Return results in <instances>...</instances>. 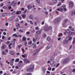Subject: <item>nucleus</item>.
<instances>
[{
    "instance_id": "a211bd4d",
    "label": "nucleus",
    "mask_w": 75,
    "mask_h": 75,
    "mask_svg": "<svg viewBox=\"0 0 75 75\" xmlns=\"http://www.w3.org/2000/svg\"><path fill=\"white\" fill-rule=\"evenodd\" d=\"M44 30L45 31H48V30H49V28H48V27H46V28H45Z\"/></svg>"
},
{
    "instance_id": "9d476101",
    "label": "nucleus",
    "mask_w": 75,
    "mask_h": 75,
    "mask_svg": "<svg viewBox=\"0 0 75 75\" xmlns=\"http://www.w3.org/2000/svg\"><path fill=\"white\" fill-rule=\"evenodd\" d=\"M6 45H3L1 47V50H4L6 48Z\"/></svg>"
},
{
    "instance_id": "5701e85b",
    "label": "nucleus",
    "mask_w": 75,
    "mask_h": 75,
    "mask_svg": "<svg viewBox=\"0 0 75 75\" xmlns=\"http://www.w3.org/2000/svg\"><path fill=\"white\" fill-rule=\"evenodd\" d=\"M13 37H18V35H17V34H15L12 35Z\"/></svg>"
},
{
    "instance_id": "6e6d98bb",
    "label": "nucleus",
    "mask_w": 75,
    "mask_h": 75,
    "mask_svg": "<svg viewBox=\"0 0 75 75\" xmlns=\"http://www.w3.org/2000/svg\"><path fill=\"white\" fill-rule=\"evenodd\" d=\"M10 64L11 65H13V62H11L10 63Z\"/></svg>"
},
{
    "instance_id": "13d9d810",
    "label": "nucleus",
    "mask_w": 75,
    "mask_h": 75,
    "mask_svg": "<svg viewBox=\"0 0 75 75\" xmlns=\"http://www.w3.org/2000/svg\"><path fill=\"white\" fill-rule=\"evenodd\" d=\"M48 69L49 71H51V67H48Z\"/></svg>"
},
{
    "instance_id": "a18cd8bd",
    "label": "nucleus",
    "mask_w": 75,
    "mask_h": 75,
    "mask_svg": "<svg viewBox=\"0 0 75 75\" xmlns=\"http://www.w3.org/2000/svg\"><path fill=\"white\" fill-rule=\"evenodd\" d=\"M3 8H4V9H7V8L6 6H4L3 7Z\"/></svg>"
},
{
    "instance_id": "423d86ee",
    "label": "nucleus",
    "mask_w": 75,
    "mask_h": 75,
    "mask_svg": "<svg viewBox=\"0 0 75 75\" xmlns=\"http://www.w3.org/2000/svg\"><path fill=\"white\" fill-rule=\"evenodd\" d=\"M68 61H69V59L68 58H66L64 59L63 61V63H65L66 64V63H67L68 62Z\"/></svg>"
},
{
    "instance_id": "e433bc0d",
    "label": "nucleus",
    "mask_w": 75,
    "mask_h": 75,
    "mask_svg": "<svg viewBox=\"0 0 75 75\" xmlns=\"http://www.w3.org/2000/svg\"><path fill=\"white\" fill-rule=\"evenodd\" d=\"M19 60L20 59H17L15 62H18L19 61Z\"/></svg>"
},
{
    "instance_id": "dca6fc26",
    "label": "nucleus",
    "mask_w": 75,
    "mask_h": 75,
    "mask_svg": "<svg viewBox=\"0 0 75 75\" xmlns=\"http://www.w3.org/2000/svg\"><path fill=\"white\" fill-rule=\"evenodd\" d=\"M21 13V11H17L16 13V14H20Z\"/></svg>"
},
{
    "instance_id": "c9c22d12",
    "label": "nucleus",
    "mask_w": 75,
    "mask_h": 75,
    "mask_svg": "<svg viewBox=\"0 0 75 75\" xmlns=\"http://www.w3.org/2000/svg\"><path fill=\"white\" fill-rule=\"evenodd\" d=\"M67 41H66V40H64V41H63V44H67Z\"/></svg>"
},
{
    "instance_id": "a19ab883",
    "label": "nucleus",
    "mask_w": 75,
    "mask_h": 75,
    "mask_svg": "<svg viewBox=\"0 0 75 75\" xmlns=\"http://www.w3.org/2000/svg\"><path fill=\"white\" fill-rule=\"evenodd\" d=\"M19 32H20V33H23V30L22 29H20L19 30Z\"/></svg>"
},
{
    "instance_id": "f704fd0d",
    "label": "nucleus",
    "mask_w": 75,
    "mask_h": 75,
    "mask_svg": "<svg viewBox=\"0 0 75 75\" xmlns=\"http://www.w3.org/2000/svg\"><path fill=\"white\" fill-rule=\"evenodd\" d=\"M74 15H75V11H73L72 12V15L74 16Z\"/></svg>"
},
{
    "instance_id": "49530a36",
    "label": "nucleus",
    "mask_w": 75,
    "mask_h": 75,
    "mask_svg": "<svg viewBox=\"0 0 75 75\" xmlns=\"http://www.w3.org/2000/svg\"><path fill=\"white\" fill-rule=\"evenodd\" d=\"M49 5H52V3L51 2H49Z\"/></svg>"
},
{
    "instance_id": "f03ea898",
    "label": "nucleus",
    "mask_w": 75,
    "mask_h": 75,
    "mask_svg": "<svg viewBox=\"0 0 75 75\" xmlns=\"http://www.w3.org/2000/svg\"><path fill=\"white\" fill-rule=\"evenodd\" d=\"M50 65H52L54 64V57H52L50 59Z\"/></svg>"
},
{
    "instance_id": "6ab92c4d",
    "label": "nucleus",
    "mask_w": 75,
    "mask_h": 75,
    "mask_svg": "<svg viewBox=\"0 0 75 75\" xmlns=\"http://www.w3.org/2000/svg\"><path fill=\"white\" fill-rule=\"evenodd\" d=\"M57 11H59L60 12H62L63 9L61 8L60 9L59 8L57 9Z\"/></svg>"
},
{
    "instance_id": "bb28decb",
    "label": "nucleus",
    "mask_w": 75,
    "mask_h": 75,
    "mask_svg": "<svg viewBox=\"0 0 75 75\" xmlns=\"http://www.w3.org/2000/svg\"><path fill=\"white\" fill-rule=\"evenodd\" d=\"M70 31H71V30H70L69 29H67L66 30V32L68 34H69Z\"/></svg>"
},
{
    "instance_id": "0e129e2a",
    "label": "nucleus",
    "mask_w": 75,
    "mask_h": 75,
    "mask_svg": "<svg viewBox=\"0 0 75 75\" xmlns=\"http://www.w3.org/2000/svg\"><path fill=\"white\" fill-rule=\"evenodd\" d=\"M30 33L29 31L27 32L26 33V34H29Z\"/></svg>"
},
{
    "instance_id": "ddd939ff",
    "label": "nucleus",
    "mask_w": 75,
    "mask_h": 75,
    "mask_svg": "<svg viewBox=\"0 0 75 75\" xmlns=\"http://www.w3.org/2000/svg\"><path fill=\"white\" fill-rule=\"evenodd\" d=\"M14 18H15L14 16H12L9 18L8 20H14Z\"/></svg>"
},
{
    "instance_id": "09e8293b",
    "label": "nucleus",
    "mask_w": 75,
    "mask_h": 75,
    "mask_svg": "<svg viewBox=\"0 0 75 75\" xmlns=\"http://www.w3.org/2000/svg\"><path fill=\"white\" fill-rule=\"evenodd\" d=\"M3 17H5L6 16V13H3L2 15Z\"/></svg>"
},
{
    "instance_id": "b1692460",
    "label": "nucleus",
    "mask_w": 75,
    "mask_h": 75,
    "mask_svg": "<svg viewBox=\"0 0 75 75\" xmlns=\"http://www.w3.org/2000/svg\"><path fill=\"white\" fill-rule=\"evenodd\" d=\"M2 55H6V54H7V53L4 52V51H3L2 52Z\"/></svg>"
},
{
    "instance_id": "1a4fd4ad",
    "label": "nucleus",
    "mask_w": 75,
    "mask_h": 75,
    "mask_svg": "<svg viewBox=\"0 0 75 75\" xmlns=\"http://www.w3.org/2000/svg\"><path fill=\"white\" fill-rule=\"evenodd\" d=\"M16 26L17 27L16 29H17V30H18V28H20V24L18 23H16Z\"/></svg>"
},
{
    "instance_id": "c85d7f7f",
    "label": "nucleus",
    "mask_w": 75,
    "mask_h": 75,
    "mask_svg": "<svg viewBox=\"0 0 75 75\" xmlns=\"http://www.w3.org/2000/svg\"><path fill=\"white\" fill-rule=\"evenodd\" d=\"M52 1L54 3H57V0H52Z\"/></svg>"
},
{
    "instance_id": "cd10ccee",
    "label": "nucleus",
    "mask_w": 75,
    "mask_h": 75,
    "mask_svg": "<svg viewBox=\"0 0 75 75\" xmlns=\"http://www.w3.org/2000/svg\"><path fill=\"white\" fill-rule=\"evenodd\" d=\"M38 51H39V50L38 49H36L34 51V52H35V53L36 54H37Z\"/></svg>"
},
{
    "instance_id": "7ed1b4c3",
    "label": "nucleus",
    "mask_w": 75,
    "mask_h": 75,
    "mask_svg": "<svg viewBox=\"0 0 75 75\" xmlns=\"http://www.w3.org/2000/svg\"><path fill=\"white\" fill-rule=\"evenodd\" d=\"M72 37H67L66 38V41H67V42H68V41L71 40H72Z\"/></svg>"
},
{
    "instance_id": "de8ad7c7",
    "label": "nucleus",
    "mask_w": 75,
    "mask_h": 75,
    "mask_svg": "<svg viewBox=\"0 0 75 75\" xmlns=\"http://www.w3.org/2000/svg\"><path fill=\"white\" fill-rule=\"evenodd\" d=\"M35 38H33V42H35Z\"/></svg>"
},
{
    "instance_id": "bf43d9fd",
    "label": "nucleus",
    "mask_w": 75,
    "mask_h": 75,
    "mask_svg": "<svg viewBox=\"0 0 75 75\" xmlns=\"http://www.w3.org/2000/svg\"><path fill=\"white\" fill-rule=\"evenodd\" d=\"M10 41H8L6 42V44H8L10 43Z\"/></svg>"
},
{
    "instance_id": "2f4dec72",
    "label": "nucleus",
    "mask_w": 75,
    "mask_h": 75,
    "mask_svg": "<svg viewBox=\"0 0 75 75\" xmlns=\"http://www.w3.org/2000/svg\"><path fill=\"white\" fill-rule=\"evenodd\" d=\"M37 3L38 4H40V0H36Z\"/></svg>"
},
{
    "instance_id": "ea45409f",
    "label": "nucleus",
    "mask_w": 75,
    "mask_h": 75,
    "mask_svg": "<svg viewBox=\"0 0 75 75\" xmlns=\"http://www.w3.org/2000/svg\"><path fill=\"white\" fill-rule=\"evenodd\" d=\"M22 62H23V61H20L18 63V65L19 66V65H20V64H21Z\"/></svg>"
},
{
    "instance_id": "f3484780",
    "label": "nucleus",
    "mask_w": 75,
    "mask_h": 75,
    "mask_svg": "<svg viewBox=\"0 0 75 75\" xmlns=\"http://www.w3.org/2000/svg\"><path fill=\"white\" fill-rule=\"evenodd\" d=\"M10 54L12 55H14L15 54H14V53L12 51H10Z\"/></svg>"
},
{
    "instance_id": "0eeeda50",
    "label": "nucleus",
    "mask_w": 75,
    "mask_h": 75,
    "mask_svg": "<svg viewBox=\"0 0 75 75\" xmlns=\"http://www.w3.org/2000/svg\"><path fill=\"white\" fill-rule=\"evenodd\" d=\"M17 4H16V2H15L14 1H13L12 2L11 5L13 6V7H15L16 6Z\"/></svg>"
},
{
    "instance_id": "3c124183",
    "label": "nucleus",
    "mask_w": 75,
    "mask_h": 75,
    "mask_svg": "<svg viewBox=\"0 0 75 75\" xmlns=\"http://www.w3.org/2000/svg\"><path fill=\"white\" fill-rule=\"evenodd\" d=\"M59 64H60L59 63H58V64H57L56 65V67L57 68V67H58V66H59Z\"/></svg>"
},
{
    "instance_id": "4c0bfd02",
    "label": "nucleus",
    "mask_w": 75,
    "mask_h": 75,
    "mask_svg": "<svg viewBox=\"0 0 75 75\" xmlns=\"http://www.w3.org/2000/svg\"><path fill=\"white\" fill-rule=\"evenodd\" d=\"M22 46V45L21 44L18 45V47L19 48H21V47Z\"/></svg>"
},
{
    "instance_id": "72a5a7b5",
    "label": "nucleus",
    "mask_w": 75,
    "mask_h": 75,
    "mask_svg": "<svg viewBox=\"0 0 75 75\" xmlns=\"http://www.w3.org/2000/svg\"><path fill=\"white\" fill-rule=\"evenodd\" d=\"M66 7V6H62V7H61V8H62V9H64V8H65Z\"/></svg>"
},
{
    "instance_id": "a878e982",
    "label": "nucleus",
    "mask_w": 75,
    "mask_h": 75,
    "mask_svg": "<svg viewBox=\"0 0 75 75\" xmlns=\"http://www.w3.org/2000/svg\"><path fill=\"white\" fill-rule=\"evenodd\" d=\"M22 57H23V58H26V57H27V54L22 55Z\"/></svg>"
},
{
    "instance_id": "5fc2aeb1",
    "label": "nucleus",
    "mask_w": 75,
    "mask_h": 75,
    "mask_svg": "<svg viewBox=\"0 0 75 75\" xmlns=\"http://www.w3.org/2000/svg\"><path fill=\"white\" fill-rule=\"evenodd\" d=\"M22 17L23 18L25 17V15H22Z\"/></svg>"
},
{
    "instance_id": "4be33fe9",
    "label": "nucleus",
    "mask_w": 75,
    "mask_h": 75,
    "mask_svg": "<svg viewBox=\"0 0 75 75\" xmlns=\"http://www.w3.org/2000/svg\"><path fill=\"white\" fill-rule=\"evenodd\" d=\"M26 39H27V38H25V37L24 36L22 38V40L23 41H24L26 40Z\"/></svg>"
},
{
    "instance_id": "39448f33",
    "label": "nucleus",
    "mask_w": 75,
    "mask_h": 75,
    "mask_svg": "<svg viewBox=\"0 0 75 75\" xmlns=\"http://www.w3.org/2000/svg\"><path fill=\"white\" fill-rule=\"evenodd\" d=\"M68 21V20L67 19H66L64 20V22H63V23L62 25L63 26V27H66V26H64L65 25V24L66 23H67Z\"/></svg>"
},
{
    "instance_id": "58836bf2",
    "label": "nucleus",
    "mask_w": 75,
    "mask_h": 75,
    "mask_svg": "<svg viewBox=\"0 0 75 75\" xmlns=\"http://www.w3.org/2000/svg\"><path fill=\"white\" fill-rule=\"evenodd\" d=\"M50 40H51V38L50 37H47V41H50Z\"/></svg>"
},
{
    "instance_id": "473e14b6",
    "label": "nucleus",
    "mask_w": 75,
    "mask_h": 75,
    "mask_svg": "<svg viewBox=\"0 0 75 75\" xmlns=\"http://www.w3.org/2000/svg\"><path fill=\"white\" fill-rule=\"evenodd\" d=\"M29 18L30 19H33V15H30Z\"/></svg>"
},
{
    "instance_id": "e2e57ef3",
    "label": "nucleus",
    "mask_w": 75,
    "mask_h": 75,
    "mask_svg": "<svg viewBox=\"0 0 75 75\" xmlns=\"http://www.w3.org/2000/svg\"><path fill=\"white\" fill-rule=\"evenodd\" d=\"M15 11H13L12 13V14L13 15H14V14H15Z\"/></svg>"
},
{
    "instance_id": "393cba45",
    "label": "nucleus",
    "mask_w": 75,
    "mask_h": 75,
    "mask_svg": "<svg viewBox=\"0 0 75 75\" xmlns=\"http://www.w3.org/2000/svg\"><path fill=\"white\" fill-rule=\"evenodd\" d=\"M42 70L43 71V72H45V71H46V68L44 67H42Z\"/></svg>"
},
{
    "instance_id": "79ce46f5",
    "label": "nucleus",
    "mask_w": 75,
    "mask_h": 75,
    "mask_svg": "<svg viewBox=\"0 0 75 75\" xmlns=\"http://www.w3.org/2000/svg\"><path fill=\"white\" fill-rule=\"evenodd\" d=\"M61 3L60 2H59V3H58V4L57 5V6H61Z\"/></svg>"
},
{
    "instance_id": "8fccbe9b",
    "label": "nucleus",
    "mask_w": 75,
    "mask_h": 75,
    "mask_svg": "<svg viewBox=\"0 0 75 75\" xmlns=\"http://www.w3.org/2000/svg\"><path fill=\"white\" fill-rule=\"evenodd\" d=\"M47 37V35H46V34H44L43 35V37L44 38H45V37Z\"/></svg>"
},
{
    "instance_id": "338daca9",
    "label": "nucleus",
    "mask_w": 75,
    "mask_h": 75,
    "mask_svg": "<svg viewBox=\"0 0 75 75\" xmlns=\"http://www.w3.org/2000/svg\"><path fill=\"white\" fill-rule=\"evenodd\" d=\"M72 72L74 73L75 72V69H73Z\"/></svg>"
},
{
    "instance_id": "603ef678",
    "label": "nucleus",
    "mask_w": 75,
    "mask_h": 75,
    "mask_svg": "<svg viewBox=\"0 0 75 75\" xmlns=\"http://www.w3.org/2000/svg\"><path fill=\"white\" fill-rule=\"evenodd\" d=\"M64 11H67V9L66 8H65L64 9Z\"/></svg>"
},
{
    "instance_id": "2eb2a0df",
    "label": "nucleus",
    "mask_w": 75,
    "mask_h": 75,
    "mask_svg": "<svg viewBox=\"0 0 75 75\" xmlns=\"http://www.w3.org/2000/svg\"><path fill=\"white\" fill-rule=\"evenodd\" d=\"M69 28L70 29V30H71V31H73L74 30V28L72 27V26H69Z\"/></svg>"
},
{
    "instance_id": "f257e3e1",
    "label": "nucleus",
    "mask_w": 75,
    "mask_h": 75,
    "mask_svg": "<svg viewBox=\"0 0 75 75\" xmlns=\"http://www.w3.org/2000/svg\"><path fill=\"white\" fill-rule=\"evenodd\" d=\"M34 67L33 65H30L29 68L27 69L28 72H32L34 69Z\"/></svg>"
},
{
    "instance_id": "c03bdc74",
    "label": "nucleus",
    "mask_w": 75,
    "mask_h": 75,
    "mask_svg": "<svg viewBox=\"0 0 75 75\" xmlns=\"http://www.w3.org/2000/svg\"><path fill=\"white\" fill-rule=\"evenodd\" d=\"M37 22H34V25L35 26L37 25Z\"/></svg>"
},
{
    "instance_id": "6e6552de",
    "label": "nucleus",
    "mask_w": 75,
    "mask_h": 75,
    "mask_svg": "<svg viewBox=\"0 0 75 75\" xmlns=\"http://www.w3.org/2000/svg\"><path fill=\"white\" fill-rule=\"evenodd\" d=\"M60 20L61 18H56L55 20V22L56 23H58V21H59Z\"/></svg>"
},
{
    "instance_id": "aec40b11",
    "label": "nucleus",
    "mask_w": 75,
    "mask_h": 75,
    "mask_svg": "<svg viewBox=\"0 0 75 75\" xmlns=\"http://www.w3.org/2000/svg\"><path fill=\"white\" fill-rule=\"evenodd\" d=\"M32 8V6L31 5H29L27 6V8L29 9H31V8Z\"/></svg>"
},
{
    "instance_id": "69168bd1",
    "label": "nucleus",
    "mask_w": 75,
    "mask_h": 75,
    "mask_svg": "<svg viewBox=\"0 0 75 75\" xmlns=\"http://www.w3.org/2000/svg\"><path fill=\"white\" fill-rule=\"evenodd\" d=\"M39 29V28L38 27H37L35 28V30H38Z\"/></svg>"
},
{
    "instance_id": "412c9836",
    "label": "nucleus",
    "mask_w": 75,
    "mask_h": 75,
    "mask_svg": "<svg viewBox=\"0 0 75 75\" xmlns=\"http://www.w3.org/2000/svg\"><path fill=\"white\" fill-rule=\"evenodd\" d=\"M11 43L9 44L8 45V48L9 49H10V50H11L12 48V47H11Z\"/></svg>"
},
{
    "instance_id": "864d4df0",
    "label": "nucleus",
    "mask_w": 75,
    "mask_h": 75,
    "mask_svg": "<svg viewBox=\"0 0 75 75\" xmlns=\"http://www.w3.org/2000/svg\"><path fill=\"white\" fill-rule=\"evenodd\" d=\"M35 20H38V18L36 17L35 18Z\"/></svg>"
},
{
    "instance_id": "c756f323",
    "label": "nucleus",
    "mask_w": 75,
    "mask_h": 75,
    "mask_svg": "<svg viewBox=\"0 0 75 75\" xmlns=\"http://www.w3.org/2000/svg\"><path fill=\"white\" fill-rule=\"evenodd\" d=\"M41 33V31H38L36 32V33L37 34H40Z\"/></svg>"
},
{
    "instance_id": "680f3d73",
    "label": "nucleus",
    "mask_w": 75,
    "mask_h": 75,
    "mask_svg": "<svg viewBox=\"0 0 75 75\" xmlns=\"http://www.w3.org/2000/svg\"><path fill=\"white\" fill-rule=\"evenodd\" d=\"M8 9H9V10H10L11 9V6H9L8 7Z\"/></svg>"
},
{
    "instance_id": "774afa93",
    "label": "nucleus",
    "mask_w": 75,
    "mask_h": 75,
    "mask_svg": "<svg viewBox=\"0 0 75 75\" xmlns=\"http://www.w3.org/2000/svg\"><path fill=\"white\" fill-rule=\"evenodd\" d=\"M26 75H31V73H28Z\"/></svg>"
},
{
    "instance_id": "37998d69",
    "label": "nucleus",
    "mask_w": 75,
    "mask_h": 75,
    "mask_svg": "<svg viewBox=\"0 0 75 75\" xmlns=\"http://www.w3.org/2000/svg\"><path fill=\"white\" fill-rule=\"evenodd\" d=\"M33 47V48H35L37 47V45H36V44L34 45Z\"/></svg>"
},
{
    "instance_id": "20e7f679",
    "label": "nucleus",
    "mask_w": 75,
    "mask_h": 75,
    "mask_svg": "<svg viewBox=\"0 0 75 75\" xmlns=\"http://www.w3.org/2000/svg\"><path fill=\"white\" fill-rule=\"evenodd\" d=\"M25 64H27V63H30V62L27 59H25L23 60Z\"/></svg>"
},
{
    "instance_id": "f8f14e48",
    "label": "nucleus",
    "mask_w": 75,
    "mask_h": 75,
    "mask_svg": "<svg viewBox=\"0 0 75 75\" xmlns=\"http://www.w3.org/2000/svg\"><path fill=\"white\" fill-rule=\"evenodd\" d=\"M11 44V45L13 44V48H14V46H15V41H12Z\"/></svg>"
},
{
    "instance_id": "7c9ffc66",
    "label": "nucleus",
    "mask_w": 75,
    "mask_h": 75,
    "mask_svg": "<svg viewBox=\"0 0 75 75\" xmlns=\"http://www.w3.org/2000/svg\"><path fill=\"white\" fill-rule=\"evenodd\" d=\"M69 35H73L74 34V32L70 31V32L69 33Z\"/></svg>"
},
{
    "instance_id": "4468645a",
    "label": "nucleus",
    "mask_w": 75,
    "mask_h": 75,
    "mask_svg": "<svg viewBox=\"0 0 75 75\" xmlns=\"http://www.w3.org/2000/svg\"><path fill=\"white\" fill-rule=\"evenodd\" d=\"M51 48V45L50 44H48L47 46L46 49L47 50H48L49 49H50Z\"/></svg>"
},
{
    "instance_id": "4d7b16f0",
    "label": "nucleus",
    "mask_w": 75,
    "mask_h": 75,
    "mask_svg": "<svg viewBox=\"0 0 75 75\" xmlns=\"http://www.w3.org/2000/svg\"><path fill=\"white\" fill-rule=\"evenodd\" d=\"M28 44L29 45H31V44H32V41H30L29 42Z\"/></svg>"
},
{
    "instance_id": "9b49d317",
    "label": "nucleus",
    "mask_w": 75,
    "mask_h": 75,
    "mask_svg": "<svg viewBox=\"0 0 75 75\" xmlns=\"http://www.w3.org/2000/svg\"><path fill=\"white\" fill-rule=\"evenodd\" d=\"M69 5L70 7H72L73 6V5H74V4H73V3L71 1H70L69 3Z\"/></svg>"
},
{
    "instance_id": "052dcab7",
    "label": "nucleus",
    "mask_w": 75,
    "mask_h": 75,
    "mask_svg": "<svg viewBox=\"0 0 75 75\" xmlns=\"http://www.w3.org/2000/svg\"><path fill=\"white\" fill-rule=\"evenodd\" d=\"M30 22L31 24H32V25H33V22H32V21H30Z\"/></svg>"
}]
</instances>
